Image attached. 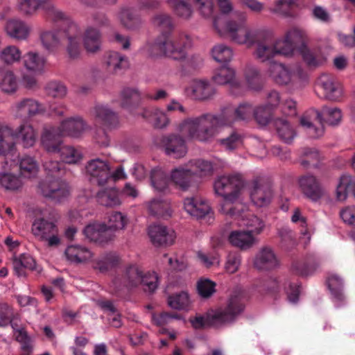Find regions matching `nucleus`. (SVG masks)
<instances>
[{
  "label": "nucleus",
  "mask_w": 355,
  "mask_h": 355,
  "mask_svg": "<svg viewBox=\"0 0 355 355\" xmlns=\"http://www.w3.org/2000/svg\"><path fill=\"white\" fill-rule=\"evenodd\" d=\"M318 85L324 92V98L331 101H339L343 96V87L334 78L324 74L318 80Z\"/></svg>",
  "instance_id": "obj_22"
},
{
  "label": "nucleus",
  "mask_w": 355,
  "mask_h": 355,
  "mask_svg": "<svg viewBox=\"0 0 355 355\" xmlns=\"http://www.w3.org/2000/svg\"><path fill=\"white\" fill-rule=\"evenodd\" d=\"M12 157L1 158V162L3 171L0 172V185L6 190L17 191L22 187L23 182L17 175L8 172L17 164Z\"/></svg>",
  "instance_id": "obj_15"
},
{
  "label": "nucleus",
  "mask_w": 355,
  "mask_h": 355,
  "mask_svg": "<svg viewBox=\"0 0 355 355\" xmlns=\"http://www.w3.org/2000/svg\"><path fill=\"white\" fill-rule=\"evenodd\" d=\"M11 110L17 118L31 117L44 112L43 105L33 98H24L14 104Z\"/></svg>",
  "instance_id": "obj_19"
},
{
  "label": "nucleus",
  "mask_w": 355,
  "mask_h": 355,
  "mask_svg": "<svg viewBox=\"0 0 355 355\" xmlns=\"http://www.w3.org/2000/svg\"><path fill=\"white\" fill-rule=\"evenodd\" d=\"M250 198L257 207H266L272 200L274 193L268 180L262 176L254 177L251 182Z\"/></svg>",
  "instance_id": "obj_10"
},
{
  "label": "nucleus",
  "mask_w": 355,
  "mask_h": 355,
  "mask_svg": "<svg viewBox=\"0 0 355 355\" xmlns=\"http://www.w3.org/2000/svg\"><path fill=\"white\" fill-rule=\"evenodd\" d=\"M216 284L207 278H200L196 284L198 294L203 299L210 298L216 292Z\"/></svg>",
  "instance_id": "obj_52"
},
{
  "label": "nucleus",
  "mask_w": 355,
  "mask_h": 355,
  "mask_svg": "<svg viewBox=\"0 0 355 355\" xmlns=\"http://www.w3.org/2000/svg\"><path fill=\"white\" fill-rule=\"evenodd\" d=\"M86 129V123L82 118L74 116L65 119L58 127L50 126L44 128L41 137L42 145L46 151L55 150L61 137L79 138Z\"/></svg>",
  "instance_id": "obj_6"
},
{
  "label": "nucleus",
  "mask_w": 355,
  "mask_h": 355,
  "mask_svg": "<svg viewBox=\"0 0 355 355\" xmlns=\"http://www.w3.org/2000/svg\"><path fill=\"white\" fill-rule=\"evenodd\" d=\"M278 266L279 262L273 250L267 246L261 248L254 259V266L259 270H272Z\"/></svg>",
  "instance_id": "obj_25"
},
{
  "label": "nucleus",
  "mask_w": 355,
  "mask_h": 355,
  "mask_svg": "<svg viewBox=\"0 0 355 355\" xmlns=\"http://www.w3.org/2000/svg\"><path fill=\"white\" fill-rule=\"evenodd\" d=\"M83 45L87 52L96 53L101 49V34L92 26L87 27L83 35Z\"/></svg>",
  "instance_id": "obj_30"
},
{
  "label": "nucleus",
  "mask_w": 355,
  "mask_h": 355,
  "mask_svg": "<svg viewBox=\"0 0 355 355\" xmlns=\"http://www.w3.org/2000/svg\"><path fill=\"white\" fill-rule=\"evenodd\" d=\"M303 39V35L299 30L288 31L284 39L274 42L276 55H292L295 49H298Z\"/></svg>",
  "instance_id": "obj_17"
},
{
  "label": "nucleus",
  "mask_w": 355,
  "mask_h": 355,
  "mask_svg": "<svg viewBox=\"0 0 355 355\" xmlns=\"http://www.w3.org/2000/svg\"><path fill=\"white\" fill-rule=\"evenodd\" d=\"M171 201L166 198L157 197V218L167 220L172 216Z\"/></svg>",
  "instance_id": "obj_62"
},
{
  "label": "nucleus",
  "mask_w": 355,
  "mask_h": 355,
  "mask_svg": "<svg viewBox=\"0 0 355 355\" xmlns=\"http://www.w3.org/2000/svg\"><path fill=\"white\" fill-rule=\"evenodd\" d=\"M155 272H148L143 275L137 266H130L125 270L123 281L125 286L135 287L139 284L143 286L146 293H153L155 290Z\"/></svg>",
  "instance_id": "obj_12"
},
{
  "label": "nucleus",
  "mask_w": 355,
  "mask_h": 355,
  "mask_svg": "<svg viewBox=\"0 0 355 355\" xmlns=\"http://www.w3.org/2000/svg\"><path fill=\"white\" fill-rule=\"evenodd\" d=\"M104 62L107 69L114 73H119L128 68V58L116 51L110 52L105 57Z\"/></svg>",
  "instance_id": "obj_33"
},
{
  "label": "nucleus",
  "mask_w": 355,
  "mask_h": 355,
  "mask_svg": "<svg viewBox=\"0 0 355 355\" xmlns=\"http://www.w3.org/2000/svg\"><path fill=\"white\" fill-rule=\"evenodd\" d=\"M348 191H351L355 198V180L352 181L349 176H341L336 187V198L343 201L347 198Z\"/></svg>",
  "instance_id": "obj_48"
},
{
  "label": "nucleus",
  "mask_w": 355,
  "mask_h": 355,
  "mask_svg": "<svg viewBox=\"0 0 355 355\" xmlns=\"http://www.w3.org/2000/svg\"><path fill=\"white\" fill-rule=\"evenodd\" d=\"M272 111L270 107L264 105L254 109L253 116L257 123L261 126H266L271 119Z\"/></svg>",
  "instance_id": "obj_61"
},
{
  "label": "nucleus",
  "mask_w": 355,
  "mask_h": 355,
  "mask_svg": "<svg viewBox=\"0 0 355 355\" xmlns=\"http://www.w3.org/2000/svg\"><path fill=\"white\" fill-rule=\"evenodd\" d=\"M173 28L172 19L168 15L157 14V31L160 33L157 38V55L180 62L184 73L198 69L202 64V58L198 54L187 56V51L192 46L191 40L187 35L180 36L178 41L173 40L171 33Z\"/></svg>",
  "instance_id": "obj_1"
},
{
  "label": "nucleus",
  "mask_w": 355,
  "mask_h": 355,
  "mask_svg": "<svg viewBox=\"0 0 355 355\" xmlns=\"http://www.w3.org/2000/svg\"><path fill=\"white\" fill-rule=\"evenodd\" d=\"M83 174L91 183L103 186L110 180V163L100 157L90 159L85 164Z\"/></svg>",
  "instance_id": "obj_9"
},
{
  "label": "nucleus",
  "mask_w": 355,
  "mask_h": 355,
  "mask_svg": "<svg viewBox=\"0 0 355 355\" xmlns=\"http://www.w3.org/2000/svg\"><path fill=\"white\" fill-rule=\"evenodd\" d=\"M62 141L58 145V149L53 151H48L49 153H58L60 159L64 163L69 164H76L80 162L83 158L81 150L72 146H62Z\"/></svg>",
  "instance_id": "obj_37"
},
{
  "label": "nucleus",
  "mask_w": 355,
  "mask_h": 355,
  "mask_svg": "<svg viewBox=\"0 0 355 355\" xmlns=\"http://www.w3.org/2000/svg\"><path fill=\"white\" fill-rule=\"evenodd\" d=\"M93 115L96 122L105 128L112 130L118 127L119 121L118 115L107 105H97L94 107Z\"/></svg>",
  "instance_id": "obj_21"
},
{
  "label": "nucleus",
  "mask_w": 355,
  "mask_h": 355,
  "mask_svg": "<svg viewBox=\"0 0 355 355\" xmlns=\"http://www.w3.org/2000/svg\"><path fill=\"white\" fill-rule=\"evenodd\" d=\"M62 30L46 29L40 33V40L42 47L49 53L55 52L60 45Z\"/></svg>",
  "instance_id": "obj_35"
},
{
  "label": "nucleus",
  "mask_w": 355,
  "mask_h": 355,
  "mask_svg": "<svg viewBox=\"0 0 355 355\" xmlns=\"http://www.w3.org/2000/svg\"><path fill=\"white\" fill-rule=\"evenodd\" d=\"M140 101V95L137 90L134 89H124L120 95V106L128 110L131 111L136 107Z\"/></svg>",
  "instance_id": "obj_43"
},
{
  "label": "nucleus",
  "mask_w": 355,
  "mask_h": 355,
  "mask_svg": "<svg viewBox=\"0 0 355 355\" xmlns=\"http://www.w3.org/2000/svg\"><path fill=\"white\" fill-rule=\"evenodd\" d=\"M166 155L171 156L175 159L184 157L187 153L186 141L183 137L178 134H170L163 136L159 144H157Z\"/></svg>",
  "instance_id": "obj_14"
},
{
  "label": "nucleus",
  "mask_w": 355,
  "mask_h": 355,
  "mask_svg": "<svg viewBox=\"0 0 355 355\" xmlns=\"http://www.w3.org/2000/svg\"><path fill=\"white\" fill-rule=\"evenodd\" d=\"M167 304L174 310L189 311L191 309L192 301L188 291H181L168 296Z\"/></svg>",
  "instance_id": "obj_31"
},
{
  "label": "nucleus",
  "mask_w": 355,
  "mask_h": 355,
  "mask_svg": "<svg viewBox=\"0 0 355 355\" xmlns=\"http://www.w3.org/2000/svg\"><path fill=\"white\" fill-rule=\"evenodd\" d=\"M298 52L301 55L303 61L309 69H316L325 62V58L316 54L311 50L303 39L301 44L298 46Z\"/></svg>",
  "instance_id": "obj_39"
},
{
  "label": "nucleus",
  "mask_w": 355,
  "mask_h": 355,
  "mask_svg": "<svg viewBox=\"0 0 355 355\" xmlns=\"http://www.w3.org/2000/svg\"><path fill=\"white\" fill-rule=\"evenodd\" d=\"M167 3L181 17L188 18L192 13L190 5L184 0H167Z\"/></svg>",
  "instance_id": "obj_60"
},
{
  "label": "nucleus",
  "mask_w": 355,
  "mask_h": 355,
  "mask_svg": "<svg viewBox=\"0 0 355 355\" xmlns=\"http://www.w3.org/2000/svg\"><path fill=\"white\" fill-rule=\"evenodd\" d=\"M43 11L46 17L61 26L66 51L71 59L77 58L81 51L82 31L70 16L59 9L51 0H47Z\"/></svg>",
  "instance_id": "obj_5"
},
{
  "label": "nucleus",
  "mask_w": 355,
  "mask_h": 355,
  "mask_svg": "<svg viewBox=\"0 0 355 355\" xmlns=\"http://www.w3.org/2000/svg\"><path fill=\"white\" fill-rule=\"evenodd\" d=\"M195 173L189 169H174L169 173L157 168V191L165 193L169 183L173 181L182 191H187L191 185Z\"/></svg>",
  "instance_id": "obj_8"
},
{
  "label": "nucleus",
  "mask_w": 355,
  "mask_h": 355,
  "mask_svg": "<svg viewBox=\"0 0 355 355\" xmlns=\"http://www.w3.org/2000/svg\"><path fill=\"white\" fill-rule=\"evenodd\" d=\"M45 89L46 93L54 98H62L67 94L66 86L60 82L51 81L46 85Z\"/></svg>",
  "instance_id": "obj_64"
},
{
  "label": "nucleus",
  "mask_w": 355,
  "mask_h": 355,
  "mask_svg": "<svg viewBox=\"0 0 355 355\" xmlns=\"http://www.w3.org/2000/svg\"><path fill=\"white\" fill-rule=\"evenodd\" d=\"M23 64L26 69L35 74L42 73L44 69L45 58L35 51H29L23 56Z\"/></svg>",
  "instance_id": "obj_38"
},
{
  "label": "nucleus",
  "mask_w": 355,
  "mask_h": 355,
  "mask_svg": "<svg viewBox=\"0 0 355 355\" xmlns=\"http://www.w3.org/2000/svg\"><path fill=\"white\" fill-rule=\"evenodd\" d=\"M245 186L243 176L239 173L218 177L214 183L216 195L223 197L225 202L234 203L238 200Z\"/></svg>",
  "instance_id": "obj_7"
},
{
  "label": "nucleus",
  "mask_w": 355,
  "mask_h": 355,
  "mask_svg": "<svg viewBox=\"0 0 355 355\" xmlns=\"http://www.w3.org/2000/svg\"><path fill=\"white\" fill-rule=\"evenodd\" d=\"M318 85L324 92V98L331 101H339L343 96V87L334 78L324 74L318 80Z\"/></svg>",
  "instance_id": "obj_24"
},
{
  "label": "nucleus",
  "mask_w": 355,
  "mask_h": 355,
  "mask_svg": "<svg viewBox=\"0 0 355 355\" xmlns=\"http://www.w3.org/2000/svg\"><path fill=\"white\" fill-rule=\"evenodd\" d=\"M245 76L249 87L255 91H260L263 87V80L259 71L253 66H248L245 69Z\"/></svg>",
  "instance_id": "obj_51"
},
{
  "label": "nucleus",
  "mask_w": 355,
  "mask_h": 355,
  "mask_svg": "<svg viewBox=\"0 0 355 355\" xmlns=\"http://www.w3.org/2000/svg\"><path fill=\"white\" fill-rule=\"evenodd\" d=\"M23 58L21 50L15 45H8L0 52L1 60L8 65L19 62Z\"/></svg>",
  "instance_id": "obj_47"
},
{
  "label": "nucleus",
  "mask_w": 355,
  "mask_h": 355,
  "mask_svg": "<svg viewBox=\"0 0 355 355\" xmlns=\"http://www.w3.org/2000/svg\"><path fill=\"white\" fill-rule=\"evenodd\" d=\"M96 198L98 202L105 207H114L121 203L119 191L115 188H109L99 191Z\"/></svg>",
  "instance_id": "obj_41"
},
{
  "label": "nucleus",
  "mask_w": 355,
  "mask_h": 355,
  "mask_svg": "<svg viewBox=\"0 0 355 355\" xmlns=\"http://www.w3.org/2000/svg\"><path fill=\"white\" fill-rule=\"evenodd\" d=\"M279 138L287 144L292 143L296 132L286 119L276 118L272 121Z\"/></svg>",
  "instance_id": "obj_34"
},
{
  "label": "nucleus",
  "mask_w": 355,
  "mask_h": 355,
  "mask_svg": "<svg viewBox=\"0 0 355 355\" xmlns=\"http://www.w3.org/2000/svg\"><path fill=\"white\" fill-rule=\"evenodd\" d=\"M17 88V80L13 72L10 70L4 72L0 81V89L5 93L12 94Z\"/></svg>",
  "instance_id": "obj_54"
},
{
  "label": "nucleus",
  "mask_w": 355,
  "mask_h": 355,
  "mask_svg": "<svg viewBox=\"0 0 355 355\" xmlns=\"http://www.w3.org/2000/svg\"><path fill=\"white\" fill-rule=\"evenodd\" d=\"M176 238L173 230L157 223V247H168L173 245Z\"/></svg>",
  "instance_id": "obj_45"
},
{
  "label": "nucleus",
  "mask_w": 355,
  "mask_h": 355,
  "mask_svg": "<svg viewBox=\"0 0 355 355\" xmlns=\"http://www.w3.org/2000/svg\"><path fill=\"white\" fill-rule=\"evenodd\" d=\"M83 234L89 241L101 245L112 241L115 235L110 232L106 224L103 222H92L89 223L83 230Z\"/></svg>",
  "instance_id": "obj_16"
},
{
  "label": "nucleus",
  "mask_w": 355,
  "mask_h": 355,
  "mask_svg": "<svg viewBox=\"0 0 355 355\" xmlns=\"http://www.w3.org/2000/svg\"><path fill=\"white\" fill-rule=\"evenodd\" d=\"M184 209L191 215L201 218L207 215L211 209L207 204L201 202L198 204L193 198H187L184 202Z\"/></svg>",
  "instance_id": "obj_44"
},
{
  "label": "nucleus",
  "mask_w": 355,
  "mask_h": 355,
  "mask_svg": "<svg viewBox=\"0 0 355 355\" xmlns=\"http://www.w3.org/2000/svg\"><path fill=\"white\" fill-rule=\"evenodd\" d=\"M211 53L216 62L225 65L228 64L233 56L232 50L224 44L215 46L211 50Z\"/></svg>",
  "instance_id": "obj_53"
},
{
  "label": "nucleus",
  "mask_w": 355,
  "mask_h": 355,
  "mask_svg": "<svg viewBox=\"0 0 355 355\" xmlns=\"http://www.w3.org/2000/svg\"><path fill=\"white\" fill-rule=\"evenodd\" d=\"M230 243L242 250L251 248L256 243V239L245 230H235L228 236Z\"/></svg>",
  "instance_id": "obj_27"
},
{
  "label": "nucleus",
  "mask_w": 355,
  "mask_h": 355,
  "mask_svg": "<svg viewBox=\"0 0 355 355\" xmlns=\"http://www.w3.org/2000/svg\"><path fill=\"white\" fill-rule=\"evenodd\" d=\"M119 257L116 253L109 252L100 256L94 263V268L101 272H105L117 265Z\"/></svg>",
  "instance_id": "obj_50"
},
{
  "label": "nucleus",
  "mask_w": 355,
  "mask_h": 355,
  "mask_svg": "<svg viewBox=\"0 0 355 355\" xmlns=\"http://www.w3.org/2000/svg\"><path fill=\"white\" fill-rule=\"evenodd\" d=\"M12 135L19 140L24 148H30L34 146L37 139V133L33 127L29 123L20 125Z\"/></svg>",
  "instance_id": "obj_28"
},
{
  "label": "nucleus",
  "mask_w": 355,
  "mask_h": 355,
  "mask_svg": "<svg viewBox=\"0 0 355 355\" xmlns=\"http://www.w3.org/2000/svg\"><path fill=\"white\" fill-rule=\"evenodd\" d=\"M19 171L21 176L32 178L37 175L39 166L35 159L30 156L22 157L19 160Z\"/></svg>",
  "instance_id": "obj_42"
},
{
  "label": "nucleus",
  "mask_w": 355,
  "mask_h": 355,
  "mask_svg": "<svg viewBox=\"0 0 355 355\" xmlns=\"http://www.w3.org/2000/svg\"><path fill=\"white\" fill-rule=\"evenodd\" d=\"M231 40L238 44L248 46L257 44L255 51L257 58L262 62L270 60L276 55L274 42L268 33L262 30L250 31L245 24L244 18L239 22L230 20L225 25Z\"/></svg>",
  "instance_id": "obj_3"
},
{
  "label": "nucleus",
  "mask_w": 355,
  "mask_h": 355,
  "mask_svg": "<svg viewBox=\"0 0 355 355\" xmlns=\"http://www.w3.org/2000/svg\"><path fill=\"white\" fill-rule=\"evenodd\" d=\"M247 230L251 235L259 234L263 230L265 224L263 221L257 216L251 215L246 218L245 223Z\"/></svg>",
  "instance_id": "obj_63"
},
{
  "label": "nucleus",
  "mask_w": 355,
  "mask_h": 355,
  "mask_svg": "<svg viewBox=\"0 0 355 355\" xmlns=\"http://www.w3.org/2000/svg\"><path fill=\"white\" fill-rule=\"evenodd\" d=\"M193 92L198 99L207 100L214 94L215 89L209 83L200 80L195 85Z\"/></svg>",
  "instance_id": "obj_56"
},
{
  "label": "nucleus",
  "mask_w": 355,
  "mask_h": 355,
  "mask_svg": "<svg viewBox=\"0 0 355 355\" xmlns=\"http://www.w3.org/2000/svg\"><path fill=\"white\" fill-rule=\"evenodd\" d=\"M12 265L15 273L19 277L26 276V269L31 270H36L38 272L40 271L37 268L35 259L28 254H22L14 257Z\"/></svg>",
  "instance_id": "obj_36"
},
{
  "label": "nucleus",
  "mask_w": 355,
  "mask_h": 355,
  "mask_svg": "<svg viewBox=\"0 0 355 355\" xmlns=\"http://www.w3.org/2000/svg\"><path fill=\"white\" fill-rule=\"evenodd\" d=\"M32 232L40 240L47 241L49 246L58 245L60 242L56 225L44 218H39L34 220L32 225Z\"/></svg>",
  "instance_id": "obj_13"
},
{
  "label": "nucleus",
  "mask_w": 355,
  "mask_h": 355,
  "mask_svg": "<svg viewBox=\"0 0 355 355\" xmlns=\"http://www.w3.org/2000/svg\"><path fill=\"white\" fill-rule=\"evenodd\" d=\"M235 120V108L227 106L218 114L207 113L194 119H187L179 125L178 129L191 139L205 142L216 135L218 128L230 124Z\"/></svg>",
  "instance_id": "obj_2"
},
{
  "label": "nucleus",
  "mask_w": 355,
  "mask_h": 355,
  "mask_svg": "<svg viewBox=\"0 0 355 355\" xmlns=\"http://www.w3.org/2000/svg\"><path fill=\"white\" fill-rule=\"evenodd\" d=\"M318 85L324 92V98L331 101H339L343 96V87L334 78L324 74L318 80Z\"/></svg>",
  "instance_id": "obj_23"
},
{
  "label": "nucleus",
  "mask_w": 355,
  "mask_h": 355,
  "mask_svg": "<svg viewBox=\"0 0 355 355\" xmlns=\"http://www.w3.org/2000/svg\"><path fill=\"white\" fill-rule=\"evenodd\" d=\"M67 259L73 263H84L90 261L93 257L92 252L85 246L80 245H70L65 250Z\"/></svg>",
  "instance_id": "obj_26"
},
{
  "label": "nucleus",
  "mask_w": 355,
  "mask_h": 355,
  "mask_svg": "<svg viewBox=\"0 0 355 355\" xmlns=\"http://www.w3.org/2000/svg\"><path fill=\"white\" fill-rule=\"evenodd\" d=\"M218 142L227 150H232L242 143V138L236 130H231L230 134L224 138L219 139Z\"/></svg>",
  "instance_id": "obj_59"
},
{
  "label": "nucleus",
  "mask_w": 355,
  "mask_h": 355,
  "mask_svg": "<svg viewBox=\"0 0 355 355\" xmlns=\"http://www.w3.org/2000/svg\"><path fill=\"white\" fill-rule=\"evenodd\" d=\"M299 184L304 195L312 201H318L324 195L323 188L313 175H309L302 177L299 180Z\"/></svg>",
  "instance_id": "obj_20"
},
{
  "label": "nucleus",
  "mask_w": 355,
  "mask_h": 355,
  "mask_svg": "<svg viewBox=\"0 0 355 355\" xmlns=\"http://www.w3.org/2000/svg\"><path fill=\"white\" fill-rule=\"evenodd\" d=\"M3 30L10 38L25 41L28 40L31 35V27L20 18L10 17L6 19Z\"/></svg>",
  "instance_id": "obj_18"
},
{
  "label": "nucleus",
  "mask_w": 355,
  "mask_h": 355,
  "mask_svg": "<svg viewBox=\"0 0 355 355\" xmlns=\"http://www.w3.org/2000/svg\"><path fill=\"white\" fill-rule=\"evenodd\" d=\"M40 193L46 198L56 202L65 200L69 196V188L67 183L60 178L46 177L39 185Z\"/></svg>",
  "instance_id": "obj_11"
},
{
  "label": "nucleus",
  "mask_w": 355,
  "mask_h": 355,
  "mask_svg": "<svg viewBox=\"0 0 355 355\" xmlns=\"http://www.w3.org/2000/svg\"><path fill=\"white\" fill-rule=\"evenodd\" d=\"M47 0H18L16 8L18 12L25 17H31L36 15L39 9L44 10Z\"/></svg>",
  "instance_id": "obj_40"
},
{
  "label": "nucleus",
  "mask_w": 355,
  "mask_h": 355,
  "mask_svg": "<svg viewBox=\"0 0 355 355\" xmlns=\"http://www.w3.org/2000/svg\"><path fill=\"white\" fill-rule=\"evenodd\" d=\"M128 222L127 216L119 211L111 213L107 217V230L115 235V232L125 229Z\"/></svg>",
  "instance_id": "obj_46"
},
{
  "label": "nucleus",
  "mask_w": 355,
  "mask_h": 355,
  "mask_svg": "<svg viewBox=\"0 0 355 355\" xmlns=\"http://www.w3.org/2000/svg\"><path fill=\"white\" fill-rule=\"evenodd\" d=\"M268 72L273 81L279 85H287L291 81V72L282 63L270 62Z\"/></svg>",
  "instance_id": "obj_29"
},
{
  "label": "nucleus",
  "mask_w": 355,
  "mask_h": 355,
  "mask_svg": "<svg viewBox=\"0 0 355 355\" xmlns=\"http://www.w3.org/2000/svg\"><path fill=\"white\" fill-rule=\"evenodd\" d=\"M315 119L321 126L326 123L330 125H338L342 119L341 110L338 107H329L323 106L321 111L315 110Z\"/></svg>",
  "instance_id": "obj_32"
},
{
  "label": "nucleus",
  "mask_w": 355,
  "mask_h": 355,
  "mask_svg": "<svg viewBox=\"0 0 355 355\" xmlns=\"http://www.w3.org/2000/svg\"><path fill=\"white\" fill-rule=\"evenodd\" d=\"M317 261L311 259L306 262L301 263L299 261L293 262L292 264V270L301 276H308L312 274L318 268Z\"/></svg>",
  "instance_id": "obj_55"
},
{
  "label": "nucleus",
  "mask_w": 355,
  "mask_h": 355,
  "mask_svg": "<svg viewBox=\"0 0 355 355\" xmlns=\"http://www.w3.org/2000/svg\"><path fill=\"white\" fill-rule=\"evenodd\" d=\"M234 77V71L227 65L221 64L217 72L213 76V80L218 85L231 83Z\"/></svg>",
  "instance_id": "obj_58"
},
{
  "label": "nucleus",
  "mask_w": 355,
  "mask_h": 355,
  "mask_svg": "<svg viewBox=\"0 0 355 355\" xmlns=\"http://www.w3.org/2000/svg\"><path fill=\"white\" fill-rule=\"evenodd\" d=\"M327 284L334 298L339 301L343 300V282L338 275L330 276L327 280Z\"/></svg>",
  "instance_id": "obj_57"
},
{
  "label": "nucleus",
  "mask_w": 355,
  "mask_h": 355,
  "mask_svg": "<svg viewBox=\"0 0 355 355\" xmlns=\"http://www.w3.org/2000/svg\"><path fill=\"white\" fill-rule=\"evenodd\" d=\"M241 295L234 291L229 297L227 305L216 309H210L203 315L197 314L190 318L189 322L195 329L207 327L220 328L236 321L244 311L245 305Z\"/></svg>",
  "instance_id": "obj_4"
},
{
  "label": "nucleus",
  "mask_w": 355,
  "mask_h": 355,
  "mask_svg": "<svg viewBox=\"0 0 355 355\" xmlns=\"http://www.w3.org/2000/svg\"><path fill=\"white\" fill-rule=\"evenodd\" d=\"M119 18L122 25L128 29L136 28L141 24L139 17L132 8H123L119 12Z\"/></svg>",
  "instance_id": "obj_49"
}]
</instances>
